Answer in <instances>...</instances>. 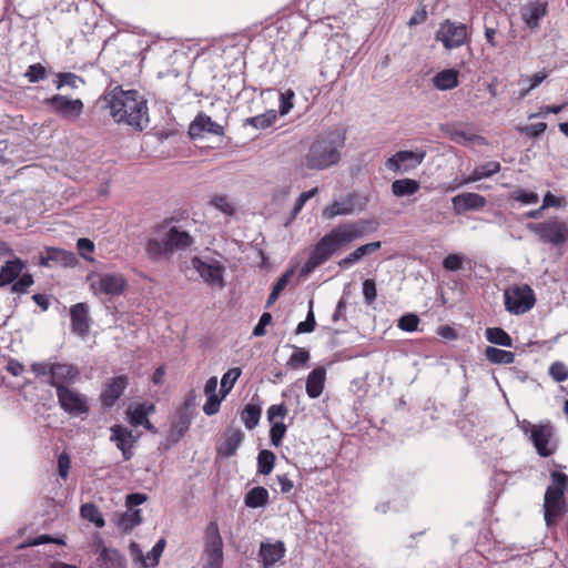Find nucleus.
Segmentation results:
<instances>
[{"mask_svg":"<svg viewBox=\"0 0 568 568\" xmlns=\"http://www.w3.org/2000/svg\"><path fill=\"white\" fill-rule=\"evenodd\" d=\"M79 368L69 363H54L51 378L47 381L49 385L58 390V387H69L79 378Z\"/></svg>","mask_w":568,"mask_h":568,"instance_id":"15","label":"nucleus"},{"mask_svg":"<svg viewBox=\"0 0 568 568\" xmlns=\"http://www.w3.org/2000/svg\"><path fill=\"white\" fill-rule=\"evenodd\" d=\"M222 399V396L219 397L217 395L206 396V403L203 406L204 414L207 416L216 414L220 409Z\"/></svg>","mask_w":568,"mask_h":568,"instance_id":"63","label":"nucleus"},{"mask_svg":"<svg viewBox=\"0 0 568 568\" xmlns=\"http://www.w3.org/2000/svg\"><path fill=\"white\" fill-rule=\"evenodd\" d=\"M317 192H318L317 187H313V189H311L307 192L301 193L300 196L297 197L295 204H294V207L292 210V215L293 216L297 215L301 212V210L303 209V206L305 205V203L311 197H313L315 194H317Z\"/></svg>","mask_w":568,"mask_h":568,"instance_id":"64","label":"nucleus"},{"mask_svg":"<svg viewBox=\"0 0 568 568\" xmlns=\"http://www.w3.org/2000/svg\"><path fill=\"white\" fill-rule=\"evenodd\" d=\"M77 263V256L73 252L57 247H47L45 253L40 254L39 265L43 267L73 266Z\"/></svg>","mask_w":568,"mask_h":568,"instance_id":"17","label":"nucleus"},{"mask_svg":"<svg viewBox=\"0 0 568 568\" xmlns=\"http://www.w3.org/2000/svg\"><path fill=\"white\" fill-rule=\"evenodd\" d=\"M378 223L376 221L365 219L336 226L315 244L310 257L301 268L300 276L307 277L338 250L376 231Z\"/></svg>","mask_w":568,"mask_h":568,"instance_id":"1","label":"nucleus"},{"mask_svg":"<svg viewBox=\"0 0 568 568\" xmlns=\"http://www.w3.org/2000/svg\"><path fill=\"white\" fill-rule=\"evenodd\" d=\"M244 439V433L240 428L225 429L221 443L217 445V454L223 457H232Z\"/></svg>","mask_w":568,"mask_h":568,"instance_id":"24","label":"nucleus"},{"mask_svg":"<svg viewBox=\"0 0 568 568\" xmlns=\"http://www.w3.org/2000/svg\"><path fill=\"white\" fill-rule=\"evenodd\" d=\"M363 296L364 302L367 305H372L377 297L376 283L372 278H367L363 282Z\"/></svg>","mask_w":568,"mask_h":568,"instance_id":"56","label":"nucleus"},{"mask_svg":"<svg viewBox=\"0 0 568 568\" xmlns=\"http://www.w3.org/2000/svg\"><path fill=\"white\" fill-rule=\"evenodd\" d=\"M485 356L493 364H511L515 361L514 353L494 346L486 347Z\"/></svg>","mask_w":568,"mask_h":568,"instance_id":"40","label":"nucleus"},{"mask_svg":"<svg viewBox=\"0 0 568 568\" xmlns=\"http://www.w3.org/2000/svg\"><path fill=\"white\" fill-rule=\"evenodd\" d=\"M346 131L332 128L318 134L303 156V165L311 171L328 170L341 162Z\"/></svg>","mask_w":568,"mask_h":568,"instance_id":"3","label":"nucleus"},{"mask_svg":"<svg viewBox=\"0 0 568 568\" xmlns=\"http://www.w3.org/2000/svg\"><path fill=\"white\" fill-rule=\"evenodd\" d=\"M295 97V93L293 90L288 89L285 92H282L280 94V114L285 115L287 114L291 109L293 108V99Z\"/></svg>","mask_w":568,"mask_h":568,"instance_id":"60","label":"nucleus"},{"mask_svg":"<svg viewBox=\"0 0 568 568\" xmlns=\"http://www.w3.org/2000/svg\"><path fill=\"white\" fill-rule=\"evenodd\" d=\"M527 229L546 244L560 246L568 241V221L566 220L551 217L545 222H531L527 224Z\"/></svg>","mask_w":568,"mask_h":568,"instance_id":"7","label":"nucleus"},{"mask_svg":"<svg viewBox=\"0 0 568 568\" xmlns=\"http://www.w3.org/2000/svg\"><path fill=\"white\" fill-rule=\"evenodd\" d=\"M452 204L455 214L460 215L467 211L481 210L487 204V200L478 193L465 192L454 196Z\"/></svg>","mask_w":568,"mask_h":568,"instance_id":"19","label":"nucleus"},{"mask_svg":"<svg viewBox=\"0 0 568 568\" xmlns=\"http://www.w3.org/2000/svg\"><path fill=\"white\" fill-rule=\"evenodd\" d=\"M465 257L460 254H448L443 261V267L449 272H456L463 267Z\"/></svg>","mask_w":568,"mask_h":568,"instance_id":"59","label":"nucleus"},{"mask_svg":"<svg viewBox=\"0 0 568 568\" xmlns=\"http://www.w3.org/2000/svg\"><path fill=\"white\" fill-rule=\"evenodd\" d=\"M77 247H78L79 254L84 260L90 261V262L93 261V257L89 255L94 250V243L91 240H89L87 237L79 239L78 243H77Z\"/></svg>","mask_w":568,"mask_h":568,"instance_id":"62","label":"nucleus"},{"mask_svg":"<svg viewBox=\"0 0 568 568\" xmlns=\"http://www.w3.org/2000/svg\"><path fill=\"white\" fill-rule=\"evenodd\" d=\"M511 199L521 202L524 204H534L537 203L539 196L537 193L532 191H526L523 189H518L511 193Z\"/></svg>","mask_w":568,"mask_h":568,"instance_id":"58","label":"nucleus"},{"mask_svg":"<svg viewBox=\"0 0 568 568\" xmlns=\"http://www.w3.org/2000/svg\"><path fill=\"white\" fill-rule=\"evenodd\" d=\"M24 267L26 263L19 257L7 261L0 267V287L13 283L20 276Z\"/></svg>","mask_w":568,"mask_h":568,"instance_id":"29","label":"nucleus"},{"mask_svg":"<svg viewBox=\"0 0 568 568\" xmlns=\"http://www.w3.org/2000/svg\"><path fill=\"white\" fill-rule=\"evenodd\" d=\"M546 13L547 2L534 1L529 2L521 9V19L529 28L535 29L539 27V22Z\"/></svg>","mask_w":568,"mask_h":568,"instance_id":"28","label":"nucleus"},{"mask_svg":"<svg viewBox=\"0 0 568 568\" xmlns=\"http://www.w3.org/2000/svg\"><path fill=\"white\" fill-rule=\"evenodd\" d=\"M262 408L255 404H246L241 412V419L245 427L251 430L258 425L261 419Z\"/></svg>","mask_w":568,"mask_h":568,"instance_id":"37","label":"nucleus"},{"mask_svg":"<svg viewBox=\"0 0 568 568\" xmlns=\"http://www.w3.org/2000/svg\"><path fill=\"white\" fill-rule=\"evenodd\" d=\"M241 374H242V371L239 367L231 368L226 373H224V375L222 376V379H221V389H220V394L222 395V398H225L226 395L232 390V388L234 387V384L236 383V381L239 379Z\"/></svg>","mask_w":568,"mask_h":568,"instance_id":"44","label":"nucleus"},{"mask_svg":"<svg viewBox=\"0 0 568 568\" xmlns=\"http://www.w3.org/2000/svg\"><path fill=\"white\" fill-rule=\"evenodd\" d=\"M205 564L204 568H222L223 565V540L219 526L211 521L205 529Z\"/></svg>","mask_w":568,"mask_h":568,"instance_id":"10","label":"nucleus"},{"mask_svg":"<svg viewBox=\"0 0 568 568\" xmlns=\"http://www.w3.org/2000/svg\"><path fill=\"white\" fill-rule=\"evenodd\" d=\"M366 206V200L356 192L347 193L344 197L334 201L324 210V216L334 219L338 215H351L361 212Z\"/></svg>","mask_w":568,"mask_h":568,"instance_id":"13","label":"nucleus"},{"mask_svg":"<svg viewBox=\"0 0 568 568\" xmlns=\"http://www.w3.org/2000/svg\"><path fill=\"white\" fill-rule=\"evenodd\" d=\"M276 119L277 112L275 110H267L263 114L246 119L245 125H251L257 130H263L275 123Z\"/></svg>","mask_w":568,"mask_h":568,"instance_id":"41","label":"nucleus"},{"mask_svg":"<svg viewBox=\"0 0 568 568\" xmlns=\"http://www.w3.org/2000/svg\"><path fill=\"white\" fill-rule=\"evenodd\" d=\"M381 247H382V242H381V241L371 242V243H367V244L361 245V246H358L355 251H353L352 253H349L347 256H345L344 258H342V260L338 262V266H339L341 268H348V267H351L353 264H355V263H357L358 261H361L364 256H366V255H369V254H373V253L377 252Z\"/></svg>","mask_w":568,"mask_h":568,"instance_id":"30","label":"nucleus"},{"mask_svg":"<svg viewBox=\"0 0 568 568\" xmlns=\"http://www.w3.org/2000/svg\"><path fill=\"white\" fill-rule=\"evenodd\" d=\"M517 426L528 437L540 457L554 455L558 448L556 428L549 419L532 424L528 419L517 418Z\"/></svg>","mask_w":568,"mask_h":568,"instance_id":"5","label":"nucleus"},{"mask_svg":"<svg viewBox=\"0 0 568 568\" xmlns=\"http://www.w3.org/2000/svg\"><path fill=\"white\" fill-rule=\"evenodd\" d=\"M166 540L164 538H160L153 548L146 554L145 560H149L148 567H155L159 565L160 558L165 548Z\"/></svg>","mask_w":568,"mask_h":568,"instance_id":"48","label":"nucleus"},{"mask_svg":"<svg viewBox=\"0 0 568 568\" xmlns=\"http://www.w3.org/2000/svg\"><path fill=\"white\" fill-rule=\"evenodd\" d=\"M442 131L455 143L462 145H468L473 142H477L478 144L485 143V138L481 135L473 134L466 131L462 125L447 123L442 125Z\"/></svg>","mask_w":568,"mask_h":568,"instance_id":"25","label":"nucleus"},{"mask_svg":"<svg viewBox=\"0 0 568 568\" xmlns=\"http://www.w3.org/2000/svg\"><path fill=\"white\" fill-rule=\"evenodd\" d=\"M110 430V440L122 452L123 459L130 460L133 457L132 447L134 444L132 430L121 425H113Z\"/></svg>","mask_w":568,"mask_h":568,"instance_id":"20","label":"nucleus"},{"mask_svg":"<svg viewBox=\"0 0 568 568\" xmlns=\"http://www.w3.org/2000/svg\"><path fill=\"white\" fill-rule=\"evenodd\" d=\"M100 292L106 295H120L125 288V280L121 274L106 273L99 277L97 283ZM95 287V283L92 284Z\"/></svg>","mask_w":568,"mask_h":568,"instance_id":"27","label":"nucleus"},{"mask_svg":"<svg viewBox=\"0 0 568 568\" xmlns=\"http://www.w3.org/2000/svg\"><path fill=\"white\" fill-rule=\"evenodd\" d=\"M316 321L315 315L313 312V302H310V311L306 315V320L303 322H300L296 326L295 333L296 334H304V333H311L315 329Z\"/></svg>","mask_w":568,"mask_h":568,"instance_id":"51","label":"nucleus"},{"mask_svg":"<svg viewBox=\"0 0 568 568\" xmlns=\"http://www.w3.org/2000/svg\"><path fill=\"white\" fill-rule=\"evenodd\" d=\"M433 83L436 89L442 91L454 89L458 85V71L455 69L439 71L433 78Z\"/></svg>","mask_w":568,"mask_h":568,"instance_id":"33","label":"nucleus"},{"mask_svg":"<svg viewBox=\"0 0 568 568\" xmlns=\"http://www.w3.org/2000/svg\"><path fill=\"white\" fill-rule=\"evenodd\" d=\"M286 347H290V348H293V349H296L295 353H293L286 365L293 369H297L300 368L301 366H304L307 364V362L310 361V353L308 351L304 349V348H298L297 346L295 345H292V344H287Z\"/></svg>","mask_w":568,"mask_h":568,"instance_id":"46","label":"nucleus"},{"mask_svg":"<svg viewBox=\"0 0 568 568\" xmlns=\"http://www.w3.org/2000/svg\"><path fill=\"white\" fill-rule=\"evenodd\" d=\"M47 75V70L41 63H34L29 65L24 77L28 79L30 83H37L40 80H43Z\"/></svg>","mask_w":568,"mask_h":568,"instance_id":"53","label":"nucleus"},{"mask_svg":"<svg viewBox=\"0 0 568 568\" xmlns=\"http://www.w3.org/2000/svg\"><path fill=\"white\" fill-rule=\"evenodd\" d=\"M486 339L491 343L504 347L513 346V338L501 327H488L485 331Z\"/></svg>","mask_w":568,"mask_h":568,"instance_id":"39","label":"nucleus"},{"mask_svg":"<svg viewBox=\"0 0 568 568\" xmlns=\"http://www.w3.org/2000/svg\"><path fill=\"white\" fill-rule=\"evenodd\" d=\"M292 275H293V270H288L284 274H282V276L275 282V284L273 285L272 292L267 297V301L265 304L266 308L271 307L276 302V300L278 298L281 293L286 287Z\"/></svg>","mask_w":568,"mask_h":568,"instance_id":"42","label":"nucleus"},{"mask_svg":"<svg viewBox=\"0 0 568 568\" xmlns=\"http://www.w3.org/2000/svg\"><path fill=\"white\" fill-rule=\"evenodd\" d=\"M435 39L442 42L445 49L453 50L468 43L470 36L466 24L447 19L439 24Z\"/></svg>","mask_w":568,"mask_h":568,"instance_id":"8","label":"nucleus"},{"mask_svg":"<svg viewBox=\"0 0 568 568\" xmlns=\"http://www.w3.org/2000/svg\"><path fill=\"white\" fill-rule=\"evenodd\" d=\"M500 171V163L497 161L486 162L477 168L470 173V175L462 181L458 186L469 184L481 179L490 178L491 175L498 173Z\"/></svg>","mask_w":568,"mask_h":568,"instance_id":"32","label":"nucleus"},{"mask_svg":"<svg viewBox=\"0 0 568 568\" xmlns=\"http://www.w3.org/2000/svg\"><path fill=\"white\" fill-rule=\"evenodd\" d=\"M275 454L268 449H262L257 455V471L261 475L272 473L275 464Z\"/></svg>","mask_w":568,"mask_h":568,"instance_id":"43","label":"nucleus"},{"mask_svg":"<svg viewBox=\"0 0 568 568\" xmlns=\"http://www.w3.org/2000/svg\"><path fill=\"white\" fill-rule=\"evenodd\" d=\"M210 203L217 209L219 211L225 213V214H233L234 207L229 202L227 197L225 195H214Z\"/></svg>","mask_w":568,"mask_h":568,"instance_id":"61","label":"nucleus"},{"mask_svg":"<svg viewBox=\"0 0 568 568\" xmlns=\"http://www.w3.org/2000/svg\"><path fill=\"white\" fill-rule=\"evenodd\" d=\"M551 484L547 487L544 498V517L548 527L555 526L557 520L567 511L565 490L568 486V476L562 471L550 474Z\"/></svg>","mask_w":568,"mask_h":568,"instance_id":"6","label":"nucleus"},{"mask_svg":"<svg viewBox=\"0 0 568 568\" xmlns=\"http://www.w3.org/2000/svg\"><path fill=\"white\" fill-rule=\"evenodd\" d=\"M80 84H84V80L75 73L63 72L57 74L55 87L58 90H60L63 87L78 89Z\"/></svg>","mask_w":568,"mask_h":568,"instance_id":"47","label":"nucleus"},{"mask_svg":"<svg viewBox=\"0 0 568 568\" xmlns=\"http://www.w3.org/2000/svg\"><path fill=\"white\" fill-rule=\"evenodd\" d=\"M81 516L93 523L97 527L101 528L104 526V519L100 509L94 504H84L80 509Z\"/></svg>","mask_w":568,"mask_h":568,"instance_id":"45","label":"nucleus"},{"mask_svg":"<svg viewBox=\"0 0 568 568\" xmlns=\"http://www.w3.org/2000/svg\"><path fill=\"white\" fill-rule=\"evenodd\" d=\"M33 276L30 273H26L22 276L18 277L13 283H11V292L24 294L28 292L29 287L33 284Z\"/></svg>","mask_w":568,"mask_h":568,"instance_id":"52","label":"nucleus"},{"mask_svg":"<svg viewBox=\"0 0 568 568\" xmlns=\"http://www.w3.org/2000/svg\"><path fill=\"white\" fill-rule=\"evenodd\" d=\"M110 115L118 124L143 131L149 124L148 102L136 90L116 85L104 94Z\"/></svg>","mask_w":568,"mask_h":568,"instance_id":"2","label":"nucleus"},{"mask_svg":"<svg viewBox=\"0 0 568 568\" xmlns=\"http://www.w3.org/2000/svg\"><path fill=\"white\" fill-rule=\"evenodd\" d=\"M326 371L324 367L314 368L306 378V393L310 398H317L324 389Z\"/></svg>","mask_w":568,"mask_h":568,"instance_id":"31","label":"nucleus"},{"mask_svg":"<svg viewBox=\"0 0 568 568\" xmlns=\"http://www.w3.org/2000/svg\"><path fill=\"white\" fill-rule=\"evenodd\" d=\"M287 413H288V409H287L286 405L283 403L276 404V405H271L267 409V420L270 424L278 423L277 418H280L282 420L283 418H285Z\"/></svg>","mask_w":568,"mask_h":568,"instance_id":"55","label":"nucleus"},{"mask_svg":"<svg viewBox=\"0 0 568 568\" xmlns=\"http://www.w3.org/2000/svg\"><path fill=\"white\" fill-rule=\"evenodd\" d=\"M129 385V378L125 375H120L111 378L103 387L100 395L101 404L104 407H112L121 398L125 388Z\"/></svg>","mask_w":568,"mask_h":568,"instance_id":"16","label":"nucleus"},{"mask_svg":"<svg viewBox=\"0 0 568 568\" xmlns=\"http://www.w3.org/2000/svg\"><path fill=\"white\" fill-rule=\"evenodd\" d=\"M285 546L283 541L261 542L258 556L264 568H273L285 555Z\"/></svg>","mask_w":568,"mask_h":568,"instance_id":"26","label":"nucleus"},{"mask_svg":"<svg viewBox=\"0 0 568 568\" xmlns=\"http://www.w3.org/2000/svg\"><path fill=\"white\" fill-rule=\"evenodd\" d=\"M425 155V152L398 151L386 161V168L394 172L406 171L419 165L424 161Z\"/></svg>","mask_w":568,"mask_h":568,"instance_id":"18","label":"nucleus"},{"mask_svg":"<svg viewBox=\"0 0 568 568\" xmlns=\"http://www.w3.org/2000/svg\"><path fill=\"white\" fill-rule=\"evenodd\" d=\"M193 419V412L187 409H178L176 414L171 423V428L168 434V443L174 445L181 440V438L189 430Z\"/></svg>","mask_w":568,"mask_h":568,"instance_id":"21","label":"nucleus"},{"mask_svg":"<svg viewBox=\"0 0 568 568\" xmlns=\"http://www.w3.org/2000/svg\"><path fill=\"white\" fill-rule=\"evenodd\" d=\"M192 267L199 273L200 277L211 286L224 287L225 267L216 260L205 261L199 256L191 260Z\"/></svg>","mask_w":568,"mask_h":568,"instance_id":"12","label":"nucleus"},{"mask_svg":"<svg viewBox=\"0 0 568 568\" xmlns=\"http://www.w3.org/2000/svg\"><path fill=\"white\" fill-rule=\"evenodd\" d=\"M52 111L68 120H75L82 112L84 104L80 99H69L65 95L55 94L47 100Z\"/></svg>","mask_w":568,"mask_h":568,"instance_id":"14","label":"nucleus"},{"mask_svg":"<svg viewBox=\"0 0 568 568\" xmlns=\"http://www.w3.org/2000/svg\"><path fill=\"white\" fill-rule=\"evenodd\" d=\"M419 318L415 314H405L399 317L397 326L405 332H414L417 329Z\"/></svg>","mask_w":568,"mask_h":568,"instance_id":"57","label":"nucleus"},{"mask_svg":"<svg viewBox=\"0 0 568 568\" xmlns=\"http://www.w3.org/2000/svg\"><path fill=\"white\" fill-rule=\"evenodd\" d=\"M159 236L150 237L145 251L151 258H160L178 251H185L194 244V237L178 225L164 222L158 229Z\"/></svg>","mask_w":568,"mask_h":568,"instance_id":"4","label":"nucleus"},{"mask_svg":"<svg viewBox=\"0 0 568 568\" xmlns=\"http://www.w3.org/2000/svg\"><path fill=\"white\" fill-rule=\"evenodd\" d=\"M244 504L248 508L265 507L268 504L267 489L262 486L252 488L246 493Z\"/></svg>","mask_w":568,"mask_h":568,"instance_id":"35","label":"nucleus"},{"mask_svg":"<svg viewBox=\"0 0 568 568\" xmlns=\"http://www.w3.org/2000/svg\"><path fill=\"white\" fill-rule=\"evenodd\" d=\"M548 373L558 383L565 382L568 378V367L561 362L552 363Z\"/></svg>","mask_w":568,"mask_h":568,"instance_id":"54","label":"nucleus"},{"mask_svg":"<svg viewBox=\"0 0 568 568\" xmlns=\"http://www.w3.org/2000/svg\"><path fill=\"white\" fill-rule=\"evenodd\" d=\"M505 307L511 314H524L535 305L536 298L532 288L527 285H516L505 291Z\"/></svg>","mask_w":568,"mask_h":568,"instance_id":"9","label":"nucleus"},{"mask_svg":"<svg viewBox=\"0 0 568 568\" xmlns=\"http://www.w3.org/2000/svg\"><path fill=\"white\" fill-rule=\"evenodd\" d=\"M116 525L123 531H130L142 523L140 509H128L116 516Z\"/></svg>","mask_w":568,"mask_h":568,"instance_id":"36","label":"nucleus"},{"mask_svg":"<svg viewBox=\"0 0 568 568\" xmlns=\"http://www.w3.org/2000/svg\"><path fill=\"white\" fill-rule=\"evenodd\" d=\"M71 329L79 336H85L90 328L89 305L78 303L70 308Z\"/></svg>","mask_w":568,"mask_h":568,"instance_id":"23","label":"nucleus"},{"mask_svg":"<svg viewBox=\"0 0 568 568\" xmlns=\"http://www.w3.org/2000/svg\"><path fill=\"white\" fill-rule=\"evenodd\" d=\"M419 190V183L412 179L396 180L392 184V192L395 196H408L415 194Z\"/></svg>","mask_w":568,"mask_h":568,"instance_id":"38","label":"nucleus"},{"mask_svg":"<svg viewBox=\"0 0 568 568\" xmlns=\"http://www.w3.org/2000/svg\"><path fill=\"white\" fill-rule=\"evenodd\" d=\"M155 410L154 404H136L128 408L129 420L132 425L140 426L148 423L149 414Z\"/></svg>","mask_w":568,"mask_h":568,"instance_id":"34","label":"nucleus"},{"mask_svg":"<svg viewBox=\"0 0 568 568\" xmlns=\"http://www.w3.org/2000/svg\"><path fill=\"white\" fill-rule=\"evenodd\" d=\"M53 364L51 362H34L30 365V371L33 373L34 377H48L51 378Z\"/></svg>","mask_w":568,"mask_h":568,"instance_id":"50","label":"nucleus"},{"mask_svg":"<svg viewBox=\"0 0 568 568\" xmlns=\"http://www.w3.org/2000/svg\"><path fill=\"white\" fill-rule=\"evenodd\" d=\"M204 132L223 135L224 128L214 122L209 115L199 113L190 124L189 134L192 139H199L202 138Z\"/></svg>","mask_w":568,"mask_h":568,"instance_id":"22","label":"nucleus"},{"mask_svg":"<svg viewBox=\"0 0 568 568\" xmlns=\"http://www.w3.org/2000/svg\"><path fill=\"white\" fill-rule=\"evenodd\" d=\"M57 398L61 409L73 417L87 415L90 410L88 399L70 387H58Z\"/></svg>","mask_w":568,"mask_h":568,"instance_id":"11","label":"nucleus"},{"mask_svg":"<svg viewBox=\"0 0 568 568\" xmlns=\"http://www.w3.org/2000/svg\"><path fill=\"white\" fill-rule=\"evenodd\" d=\"M286 430H287V426L282 420H280L278 423L271 424V429H270L271 444L275 447L281 446L282 440L286 434Z\"/></svg>","mask_w":568,"mask_h":568,"instance_id":"49","label":"nucleus"}]
</instances>
